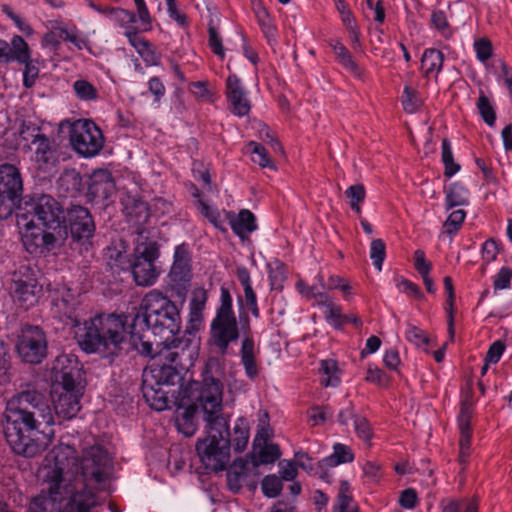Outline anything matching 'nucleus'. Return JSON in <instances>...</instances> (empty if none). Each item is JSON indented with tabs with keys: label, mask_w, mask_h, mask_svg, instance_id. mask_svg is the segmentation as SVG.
Segmentation results:
<instances>
[{
	"label": "nucleus",
	"mask_w": 512,
	"mask_h": 512,
	"mask_svg": "<svg viewBox=\"0 0 512 512\" xmlns=\"http://www.w3.org/2000/svg\"><path fill=\"white\" fill-rule=\"evenodd\" d=\"M217 359L211 358L206 364L201 384L195 383L197 395L194 403L188 405L176 417L178 430L191 436L196 430L195 415L199 409L203 411L206 422V436L199 439L196 450L205 469L218 472L226 469L230 461V449L242 452L249 442V423L246 418L239 417L234 424L233 432L229 429V418L221 414L223 385L212 375V368L218 367Z\"/></svg>",
	"instance_id": "nucleus-1"
},
{
	"label": "nucleus",
	"mask_w": 512,
	"mask_h": 512,
	"mask_svg": "<svg viewBox=\"0 0 512 512\" xmlns=\"http://www.w3.org/2000/svg\"><path fill=\"white\" fill-rule=\"evenodd\" d=\"M3 433L12 451L24 457H35L46 450L53 431L41 430L52 426L54 417L47 398L36 390H26L12 396L4 411Z\"/></svg>",
	"instance_id": "nucleus-2"
},
{
	"label": "nucleus",
	"mask_w": 512,
	"mask_h": 512,
	"mask_svg": "<svg viewBox=\"0 0 512 512\" xmlns=\"http://www.w3.org/2000/svg\"><path fill=\"white\" fill-rule=\"evenodd\" d=\"M60 455L63 469L61 471V487L59 495L55 499L56 504L61 508L60 502L65 496L70 495L69 501L65 506V512H90L97 504L95 493L83 489L75 491L76 487L72 484L74 473L82 477L85 486L89 483H102L106 481L112 471L113 459L108 451L100 444H94L83 449L81 458L76 462L75 450L69 445L61 444L50 452L49 458L42 467V477L44 478V469L54 467L58 463L56 456Z\"/></svg>",
	"instance_id": "nucleus-3"
},
{
	"label": "nucleus",
	"mask_w": 512,
	"mask_h": 512,
	"mask_svg": "<svg viewBox=\"0 0 512 512\" xmlns=\"http://www.w3.org/2000/svg\"><path fill=\"white\" fill-rule=\"evenodd\" d=\"M181 316L176 304L158 290L149 291L142 299L139 312L131 325L129 340L141 355H152V342L148 332L159 338L157 345L168 350L166 359L176 363L177 353L170 351L181 343Z\"/></svg>",
	"instance_id": "nucleus-4"
},
{
	"label": "nucleus",
	"mask_w": 512,
	"mask_h": 512,
	"mask_svg": "<svg viewBox=\"0 0 512 512\" xmlns=\"http://www.w3.org/2000/svg\"><path fill=\"white\" fill-rule=\"evenodd\" d=\"M127 316L111 314L96 315L75 332L79 346L86 353H101L116 356L126 338Z\"/></svg>",
	"instance_id": "nucleus-5"
},
{
	"label": "nucleus",
	"mask_w": 512,
	"mask_h": 512,
	"mask_svg": "<svg viewBox=\"0 0 512 512\" xmlns=\"http://www.w3.org/2000/svg\"><path fill=\"white\" fill-rule=\"evenodd\" d=\"M56 380L61 391L52 395L55 414L65 420L74 418L81 409L82 397L81 368L73 356H62L54 367Z\"/></svg>",
	"instance_id": "nucleus-6"
},
{
	"label": "nucleus",
	"mask_w": 512,
	"mask_h": 512,
	"mask_svg": "<svg viewBox=\"0 0 512 512\" xmlns=\"http://www.w3.org/2000/svg\"><path fill=\"white\" fill-rule=\"evenodd\" d=\"M220 304L210 323L208 344L216 352L225 355L229 345L239 338L238 321L233 310V299L228 288L220 290Z\"/></svg>",
	"instance_id": "nucleus-7"
},
{
	"label": "nucleus",
	"mask_w": 512,
	"mask_h": 512,
	"mask_svg": "<svg viewBox=\"0 0 512 512\" xmlns=\"http://www.w3.org/2000/svg\"><path fill=\"white\" fill-rule=\"evenodd\" d=\"M17 225L21 230L23 245L30 254L45 255L66 237L65 233L36 224L35 220L28 218L27 214L17 215Z\"/></svg>",
	"instance_id": "nucleus-8"
},
{
	"label": "nucleus",
	"mask_w": 512,
	"mask_h": 512,
	"mask_svg": "<svg viewBox=\"0 0 512 512\" xmlns=\"http://www.w3.org/2000/svg\"><path fill=\"white\" fill-rule=\"evenodd\" d=\"M23 178L18 167L4 163L0 165V219L12 214L21 201Z\"/></svg>",
	"instance_id": "nucleus-9"
},
{
	"label": "nucleus",
	"mask_w": 512,
	"mask_h": 512,
	"mask_svg": "<svg viewBox=\"0 0 512 512\" xmlns=\"http://www.w3.org/2000/svg\"><path fill=\"white\" fill-rule=\"evenodd\" d=\"M28 218H33L36 224L58 231L60 233L66 232L64 224L63 210L59 202L49 195H41L26 204L25 212Z\"/></svg>",
	"instance_id": "nucleus-10"
},
{
	"label": "nucleus",
	"mask_w": 512,
	"mask_h": 512,
	"mask_svg": "<svg viewBox=\"0 0 512 512\" xmlns=\"http://www.w3.org/2000/svg\"><path fill=\"white\" fill-rule=\"evenodd\" d=\"M15 347L23 362L39 364L47 356L46 334L39 326L24 325L17 335Z\"/></svg>",
	"instance_id": "nucleus-11"
},
{
	"label": "nucleus",
	"mask_w": 512,
	"mask_h": 512,
	"mask_svg": "<svg viewBox=\"0 0 512 512\" xmlns=\"http://www.w3.org/2000/svg\"><path fill=\"white\" fill-rule=\"evenodd\" d=\"M69 137L72 147L84 157L97 155L104 146L103 133L92 120L82 119L74 122Z\"/></svg>",
	"instance_id": "nucleus-12"
},
{
	"label": "nucleus",
	"mask_w": 512,
	"mask_h": 512,
	"mask_svg": "<svg viewBox=\"0 0 512 512\" xmlns=\"http://www.w3.org/2000/svg\"><path fill=\"white\" fill-rule=\"evenodd\" d=\"M110 265L121 270L131 269L134 280L138 286H150L158 277L155 262L134 259L131 263L126 253L116 249H108Z\"/></svg>",
	"instance_id": "nucleus-13"
},
{
	"label": "nucleus",
	"mask_w": 512,
	"mask_h": 512,
	"mask_svg": "<svg viewBox=\"0 0 512 512\" xmlns=\"http://www.w3.org/2000/svg\"><path fill=\"white\" fill-rule=\"evenodd\" d=\"M73 242L86 246L95 232V223L90 211L80 205L69 208L64 216Z\"/></svg>",
	"instance_id": "nucleus-14"
},
{
	"label": "nucleus",
	"mask_w": 512,
	"mask_h": 512,
	"mask_svg": "<svg viewBox=\"0 0 512 512\" xmlns=\"http://www.w3.org/2000/svg\"><path fill=\"white\" fill-rule=\"evenodd\" d=\"M20 134L26 141L31 138V144L34 146V160L40 168L56 165L57 157L53 142L45 134L41 133L39 127L33 126L30 128L23 126Z\"/></svg>",
	"instance_id": "nucleus-15"
},
{
	"label": "nucleus",
	"mask_w": 512,
	"mask_h": 512,
	"mask_svg": "<svg viewBox=\"0 0 512 512\" xmlns=\"http://www.w3.org/2000/svg\"><path fill=\"white\" fill-rule=\"evenodd\" d=\"M51 305L55 316L67 320L73 326H79V300L76 294L66 286L58 287L51 294Z\"/></svg>",
	"instance_id": "nucleus-16"
},
{
	"label": "nucleus",
	"mask_w": 512,
	"mask_h": 512,
	"mask_svg": "<svg viewBox=\"0 0 512 512\" xmlns=\"http://www.w3.org/2000/svg\"><path fill=\"white\" fill-rule=\"evenodd\" d=\"M10 289L14 301L24 309H28L37 303L38 293L41 291L35 278L26 277L23 279L17 273L13 275Z\"/></svg>",
	"instance_id": "nucleus-17"
},
{
	"label": "nucleus",
	"mask_w": 512,
	"mask_h": 512,
	"mask_svg": "<svg viewBox=\"0 0 512 512\" xmlns=\"http://www.w3.org/2000/svg\"><path fill=\"white\" fill-rule=\"evenodd\" d=\"M226 98L230 111L238 116L243 117L249 114L251 103L242 86L241 80L235 75H229L226 80Z\"/></svg>",
	"instance_id": "nucleus-18"
},
{
	"label": "nucleus",
	"mask_w": 512,
	"mask_h": 512,
	"mask_svg": "<svg viewBox=\"0 0 512 512\" xmlns=\"http://www.w3.org/2000/svg\"><path fill=\"white\" fill-rule=\"evenodd\" d=\"M114 193V180L108 170H98L91 175L87 190L89 201L102 203L108 200Z\"/></svg>",
	"instance_id": "nucleus-19"
},
{
	"label": "nucleus",
	"mask_w": 512,
	"mask_h": 512,
	"mask_svg": "<svg viewBox=\"0 0 512 512\" xmlns=\"http://www.w3.org/2000/svg\"><path fill=\"white\" fill-rule=\"evenodd\" d=\"M249 461L242 458L236 459L227 471V486L230 491L237 493L244 486L255 487L254 477L251 474Z\"/></svg>",
	"instance_id": "nucleus-20"
},
{
	"label": "nucleus",
	"mask_w": 512,
	"mask_h": 512,
	"mask_svg": "<svg viewBox=\"0 0 512 512\" xmlns=\"http://www.w3.org/2000/svg\"><path fill=\"white\" fill-rule=\"evenodd\" d=\"M143 396L150 407L157 411H163L169 407L167 392L163 386H156L149 374H143Z\"/></svg>",
	"instance_id": "nucleus-21"
},
{
	"label": "nucleus",
	"mask_w": 512,
	"mask_h": 512,
	"mask_svg": "<svg viewBox=\"0 0 512 512\" xmlns=\"http://www.w3.org/2000/svg\"><path fill=\"white\" fill-rule=\"evenodd\" d=\"M208 299L207 291L204 288H196L192 292L189 302L188 327L192 330H199L203 323V312Z\"/></svg>",
	"instance_id": "nucleus-22"
},
{
	"label": "nucleus",
	"mask_w": 512,
	"mask_h": 512,
	"mask_svg": "<svg viewBox=\"0 0 512 512\" xmlns=\"http://www.w3.org/2000/svg\"><path fill=\"white\" fill-rule=\"evenodd\" d=\"M473 415V402L469 397L462 400L458 415L460 431L459 447L471 448V418Z\"/></svg>",
	"instance_id": "nucleus-23"
},
{
	"label": "nucleus",
	"mask_w": 512,
	"mask_h": 512,
	"mask_svg": "<svg viewBox=\"0 0 512 512\" xmlns=\"http://www.w3.org/2000/svg\"><path fill=\"white\" fill-rule=\"evenodd\" d=\"M168 278L170 288L179 298L184 299L191 285L192 269L171 267Z\"/></svg>",
	"instance_id": "nucleus-24"
},
{
	"label": "nucleus",
	"mask_w": 512,
	"mask_h": 512,
	"mask_svg": "<svg viewBox=\"0 0 512 512\" xmlns=\"http://www.w3.org/2000/svg\"><path fill=\"white\" fill-rule=\"evenodd\" d=\"M255 221L254 214L247 209H243L239 212L237 217L231 215L229 222L233 232L241 239H244L257 229Z\"/></svg>",
	"instance_id": "nucleus-25"
},
{
	"label": "nucleus",
	"mask_w": 512,
	"mask_h": 512,
	"mask_svg": "<svg viewBox=\"0 0 512 512\" xmlns=\"http://www.w3.org/2000/svg\"><path fill=\"white\" fill-rule=\"evenodd\" d=\"M444 55L437 49H426L421 58V71L425 78H437L442 69Z\"/></svg>",
	"instance_id": "nucleus-26"
},
{
	"label": "nucleus",
	"mask_w": 512,
	"mask_h": 512,
	"mask_svg": "<svg viewBox=\"0 0 512 512\" xmlns=\"http://www.w3.org/2000/svg\"><path fill=\"white\" fill-rule=\"evenodd\" d=\"M240 357L247 377L250 379L257 377L259 370L255 360V344L252 337L246 336L242 340Z\"/></svg>",
	"instance_id": "nucleus-27"
},
{
	"label": "nucleus",
	"mask_w": 512,
	"mask_h": 512,
	"mask_svg": "<svg viewBox=\"0 0 512 512\" xmlns=\"http://www.w3.org/2000/svg\"><path fill=\"white\" fill-rule=\"evenodd\" d=\"M6 63L18 62L25 63L31 59V51L28 43L19 35H14L8 43Z\"/></svg>",
	"instance_id": "nucleus-28"
},
{
	"label": "nucleus",
	"mask_w": 512,
	"mask_h": 512,
	"mask_svg": "<svg viewBox=\"0 0 512 512\" xmlns=\"http://www.w3.org/2000/svg\"><path fill=\"white\" fill-rule=\"evenodd\" d=\"M332 49L336 55L338 62L354 76L362 78L364 76V69L354 61L350 51L339 41L331 44Z\"/></svg>",
	"instance_id": "nucleus-29"
},
{
	"label": "nucleus",
	"mask_w": 512,
	"mask_h": 512,
	"mask_svg": "<svg viewBox=\"0 0 512 512\" xmlns=\"http://www.w3.org/2000/svg\"><path fill=\"white\" fill-rule=\"evenodd\" d=\"M354 460L352 450L341 443H336L333 446V453L319 462V468L336 467L340 464L350 463Z\"/></svg>",
	"instance_id": "nucleus-30"
},
{
	"label": "nucleus",
	"mask_w": 512,
	"mask_h": 512,
	"mask_svg": "<svg viewBox=\"0 0 512 512\" xmlns=\"http://www.w3.org/2000/svg\"><path fill=\"white\" fill-rule=\"evenodd\" d=\"M124 211L128 221L135 225H143L149 219L148 206L141 200L128 199Z\"/></svg>",
	"instance_id": "nucleus-31"
},
{
	"label": "nucleus",
	"mask_w": 512,
	"mask_h": 512,
	"mask_svg": "<svg viewBox=\"0 0 512 512\" xmlns=\"http://www.w3.org/2000/svg\"><path fill=\"white\" fill-rule=\"evenodd\" d=\"M332 512H359L358 505L355 503L351 494L350 484L347 481H341L340 483Z\"/></svg>",
	"instance_id": "nucleus-32"
},
{
	"label": "nucleus",
	"mask_w": 512,
	"mask_h": 512,
	"mask_svg": "<svg viewBox=\"0 0 512 512\" xmlns=\"http://www.w3.org/2000/svg\"><path fill=\"white\" fill-rule=\"evenodd\" d=\"M58 189L70 196L81 191L82 177L75 169L65 170L58 179Z\"/></svg>",
	"instance_id": "nucleus-33"
},
{
	"label": "nucleus",
	"mask_w": 512,
	"mask_h": 512,
	"mask_svg": "<svg viewBox=\"0 0 512 512\" xmlns=\"http://www.w3.org/2000/svg\"><path fill=\"white\" fill-rule=\"evenodd\" d=\"M124 34L128 38L129 43L146 62L151 61L155 64V53L152 50L151 44L146 39L139 36L137 29L129 30L128 32H124Z\"/></svg>",
	"instance_id": "nucleus-34"
},
{
	"label": "nucleus",
	"mask_w": 512,
	"mask_h": 512,
	"mask_svg": "<svg viewBox=\"0 0 512 512\" xmlns=\"http://www.w3.org/2000/svg\"><path fill=\"white\" fill-rule=\"evenodd\" d=\"M466 204H468V190L459 182L452 183L446 192V210Z\"/></svg>",
	"instance_id": "nucleus-35"
},
{
	"label": "nucleus",
	"mask_w": 512,
	"mask_h": 512,
	"mask_svg": "<svg viewBox=\"0 0 512 512\" xmlns=\"http://www.w3.org/2000/svg\"><path fill=\"white\" fill-rule=\"evenodd\" d=\"M319 372L321 374V384L325 387H336L340 383V372L335 360H322L320 362Z\"/></svg>",
	"instance_id": "nucleus-36"
},
{
	"label": "nucleus",
	"mask_w": 512,
	"mask_h": 512,
	"mask_svg": "<svg viewBox=\"0 0 512 512\" xmlns=\"http://www.w3.org/2000/svg\"><path fill=\"white\" fill-rule=\"evenodd\" d=\"M144 374H149L150 379L156 386H169L175 383V379L178 377V373L172 366H161L159 368H153L150 371H145Z\"/></svg>",
	"instance_id": "nucleus-37"
},
{
	"label": "nucleus",
	"mask_w": 512,
	"mask_h": 512,
	"mask_svg": "<svg viewBox=\"0 0 512 512\" xmlns=\"http://www.w3.org/2000/svg\"><path fill=\"white\" fill-rule=\"evenodd\" d=\"M68 27L64 26L61 21H52L51 30L45 33L42 37V47H53L58 49L61 41H64V34L62 31H67Z\"/></svg>",
	"instance_id": "nucleus-38"
},
{
	"label": "nucleus",
	"mask_w": 512,
	"mask_h": 512,
	"mask_svg": "<svg viewBox=\"0 0 512 512\" xmlns=\"http://www.w3.org/2000/svg\"><path fill=\"white\" fill-rule=\"evenodd\" d=\"M159 248L156 241L139 242L134 249V259L155 262L160 255Z\"/></svg>",
	"instance_id": "nucleus-39"
},
{
	"label": "nucleus",
	"mask_w": 512,
	"mask_h": 512,
	"mask_svg": "<svg viewBox=\"0 0 512 512\" xmlns=\"http://www.w3.org/2000/svg\"><path fill=\"white\" fill-rule=\"evenodd\" d=\"M441 159L444 164V176L450 178L460 170V165L454 161L451 144L448 139L442 140Z\"/></svg>",
	"instance_id": "nucleus-40"
},
{
	"label": "nucleus",
	"mask_w": 512,
	"mask_h": 512,
	"mask_svg": "<svg viewBox=\"0 0 512 512\" xmlns=\"http://www.w3.org/2000/svg\"><path fill=\"white\" fill-rule=\"evenodd\" d=\"M247 147L252 153L251 159L254 163L258 164L262 168H275V165L264 146L255 141H250L247 144Z\"/></svg>",
	"instance_id": "nucleus-41"
},
{
	"label": "nucleus",
	"mask_w": 512,
	"mask_h": 512,
	"mask_svg": "<svg viewBox=\"0 0 512 512\" xmlns=\"http://www.w3.org/2000/svg\"><path fill=\"white\" fill-rule=\"evenodd\" d=\"M136 16L135 13L122 8H112L110 10L111 20L124 28L125 32L136 29V27H134Z\"/></svg>",
	"instance_id": "nucleus-42"
},
{
	"label": "nucleus",
	"mask_w": 512,
	"mask_h": 512,
	"mask_svg": "<svg viewBox=\"0 0 512 512\" xmlns=\"http://www.w3.org/2000/svg\"><path fill=\"white\" fill-rule=\"evenodd\" d=\"M477 109L483 121L490 127H493L496 122L495 109L489 98L480 91L479 98L476 103Z\"/></svg>",
	"instance_id": "nucleus-43"
},
{
	"label": "nucleus",
	"mask_w": 512,
	"mask_h": 512,
	"mask_svg": "<svg viewBox=\"0 0 512 512\" xmlns=\"http://www.w3.org/2000/svg\"><path fill=\"white\" fill-rule=\"evenodd\" d=\"M76 96L83 101H94L98 98V91L90 82L78 79L73 83Z\"/></svg>",
	"instance_id": "nucleus-44"
},
{
	"label": "nucleus",
	"mask_w": 512,
	"mask_h": 512,
	"mask_svg": "<svg viewBox=\"0 0 512 512\" xmlns=\"http://www.w3.org/2000/svg\"><path fill=\"white\" fill-rule=\"evenodd\" d=\"M346 197L350 201L351 209L357 214L361 213V203L366 196L365 187L362 184H355L349 186L345 191Z\"/></svg>",
	"instance_id": "nucleus-45"
},
{
	"label": "nucleus",
	"mask_w": 512,
	"mask_h": 512,
	"mask_svg": "<svg viewBox=\"0 0 512 512\" xmlns=\"http://www.w3.org/2000/svg\"><path fill=\"white\" fill-rule=\"evenodd\" d=\"M172 268L192 269L191 253L188 244L182 243L175 247Z\"/></svg>",
	"instance_id": "nucleus-46"
},
{
	"label": "nucleus",
	"mask_w": 512,
	"mask_h": 512,
	"mask_svg": "<svg viewBox=\"0 0 512 512\" xmlns=\"http://www.w3.org/2000/svg\"><path fill=\"white\" fill-rule=\"evenodd\" d=\"M208 46L220 60L225 58V49L223 46L222 38L217 28L212 24V21L208 26Z\"/></svg>",
	"instance_id": "nucleus-47"
},
{
	"label": "nucleus",
	"mask_w": 512,
	"mask_h": 512,
	"mask_svg": "<svg viewBox=\"0 0 512 512\" xmlns=\"http://www.w3.org/2000/svg\"><path fill=\"white\" fill-rule=\"evenodd\" d=\"M386 256V246L383 240L374 239L370 245V258L377 270L382 269V264Z\"/></svg>",
	"instance_id": "nucleus-48"
},
{
	"label": "nucleus",
	"mask_w": 512,
	"mask_h": 512,
	"mask_svg": "<svg viewBox=\"0 0 512 512\" xmlns=\"http://www.w3.org/2000/svg\"><path fill=\"white\" fill-rule=\"evenodd\" d=\"M261 488L265 496L274 498L278 496L282 490L281 478L276 475H267L262 480Z\"/></svg>",
	"instance_id": "nucleus-49"
},
{
	"label": "nucleus",
	"mask_w": 512,
	"mask_h": 512,
	"mask_svg": "<svg viewBox=\"0 0 512 512\" xmlns=\"http://www.w3.org/2000/svg\"><path fill=\"white\" fill-rule=\"evenodd\" d=\"M465 218L466 212L463 209L452 211L444 223L446 233L451 235L457 233V231L461 228Z\"/></svg>",
	"instance_id": "nucleus-50"
},
{
	"label": "nucleus",
	"mask_w": 512,
	"mask_h": 512,
	"mask_svg": "<svg viewBox=\"0 0 512 512\" xmlns=\"http://www.w3.org/2000/svg\"><path fill=\"white\" fill-rule=\"evenodd\" d=\"M405 338L417 347H425L429 342V338L425 332L412 324L407 325Z\"/></svg>",
	"instance_id": "nucleus-51"
},
{
	"label": "nucleus",
	"mask_w": 512,
	"mask_h": 512,
	"mask_svg": "<svg viewBox=\"0 0 512 512\" xmlns=\"http://www.w3.org/2000/svg\"><path fill=\"white\" fill-rule=\"evenodd\" d=\"M326 321L334 328H341L344 325V314L342 313V307L333 303L326 308L324 312Z\"/></svg>",
	"instance_id": "nucleus-52"
},
{
	"label": "nucleus",
	"mask_w": 512,
	"mask_h": 512,
	"mask_svg": "<svg viewBox=\"0 0 512 512\" xmlns=\"http://www.w3.org/2000/svg\"><path fill=\"white\" fill-rule=\"evenodd\" d=\"M420 100L418 98L417 92L410 88L409 86H405L402 96V105L406 112L414 113L420 107Z\"/></svg>",
	"instance_id": "nucleus-53"
},
{
	"label": "nucleus",
	"mask_w": 512,
	"mask_h": 512,
	"mask_svg": "<svg viewBox=\"0 0 512 512\" xmlns=\"http://www.w3.org/2000/svg\"><path fill=\"white\" fill-rule=\"evenodd\" d=\"M201 213L210 221V223L218 230L226 232L224 221L221 218L219 211L210 207L204 202H200Z\"/></svg>",
	"instance_id": "nucleus-54"
},
{
	"label": "nucleus",
	"mask_w": 512,
	"mask_h": 512,
	"mask_svg": "<svg viewBox=\"0 0 512 512\" xmlns=\"http://www.w3.org/2000/svg\"><path fill=\"white\" fill-rule=\"evenodd\" d=\"M281 456L278 445L265 444L258 452L259 462L262 464L274 463Z\"/></svg>",
	"instance_id": "nucleus-55"
},
{
	"label": "nucleus",
	"mask_w": 512,
	"mask_h": 512,
	"mask_svg": "<svg viewBox=\"0 0 512 512\" xmlns=\"http://www.w3.org/2000/svg\"><path fill=\"white\" fill-rule=\"evenodd\" d=\"M365 380L378 386H383L388 382L385 372L375 364H368Z\"/></svg>",
	"instance_id": "nucleus-56"
},
{
	"label": "nucleus",
	"mask_w": 512,
	"mask_h": 512,
	"mask_svg": "<svg viewBox=\"0 0 512 512\" xmlns=\"http://www.w3.org/2000/svg\"><path fill=\"white\" fill-rule=\"evenodd\" d=\"M354 428L357 436L366 443H369L373 432L368 420L364 417L357 416L354 420Z\"/></svg>",
	"instance_id": "nucleus-57"
},
{
	"label": "nucleus",
	"mask_w": 512,
	"mask_h": 512,
	"mask_svg": "<svg viewBox=\"0 0 512 512\" xmlns=\"http://www.w3.org/2000/svg\"><path fill=\"white\" fill-rule=\"evenodd\" d=\"M258 23L261 26L262 32L266 38L270 41L275 38V28L271 23L269 14L265 9H261L256 14Z\"/></svg>",
	"instance_id": "nucleus-58"
},
{
	"label": "nucleus",
	"mask_w": 512,
	"mask_h": 512,
	"mask_svg": "<svg viewBox=\"0 0 512 512\" xmlns=\"http://www.w3.org/2000/svg\"><path fill=\"white\" fill-rule=\"evenodd\" d=\"M414 267L421 276L430 274L432 264L427 260L425 252L418 249L414 252Z\"/></svg>",
	"instance_id": "nucleus-59"
},
{
	"label": "nucleus",
	"mask_w": 512,
	"mask_h": 512,
	"mask_svg": "<svg viewBox=\"0 0 512 512\" xmlns=\"http://www.w3.org/2000/svg\"><path fill=\"white\" fill-rule=\"evenodd\" d=\"M477 58L481 62L487 61L492 56V44L487 38H480L474 42Z\"/></svg>",
	"instance_id": "nucleus-60"
},
{
	"label": "nucleus",
	"mask_w": 512,
	"mask_h": 512,
	"mask_svg": "<svg viewBox=\"0 0 512 512\" xmlns=\"http://www.w3.org/2000/svg\"><path fill=\"white\" fill-rule=\"evenodd\" d=\"M137 16L139 18L142 30L147 31L151 28V16L144 0H134Z\"/></svg>",
	"instance_id": "nucleus-61"
},
{
	"label": "nucleus",
	"mask_w": 512,
	"mask_h": 512,
	"mask_svg": "<svg viewBox=\"0 0 512 512\" xmlns=\"http://www.w3.org/2000/svg\"><path fill=\"white\" fill-rule=\"evenodd\" d=\"M137 16L139 18L142 30L147 31L151 28V16L144 0H134Z\"/></svg>",
	"instance_id": "nucleus-62"
},
{
	"label": "nucleus",
	"mask_w": 512,
	"mask_h": 512,
	"mask_svg": "<svg viewBox=\"0 0 512 512\" xmlns=\"http://www.w3.org/2000/svg\"><path fill=\"white\" fill-rule=\"evenodd\" d=\"M286 279L285 270L280 262H276L275 266L270 268L269 281L273 289H278L282 286V283Z\"/></svg>",
	"instance_id": "nucleus-63"
},
{
	"label": "nucleus",
	"mask_w": 512,
	"mask_h": 512,
	"mask_svg": "<svg viewBox=\"0 0 512 512\" xmlns=\"http://www.w3.org/2000/svg\"><path fill=\"white\" fill-rule=\"evenodd\" d=\"M512 270L508 267H502L494 278V288L496 290L507 289L510 287Z\"/></svg>",
	"instance_id": "nucleus-64"
}]
</instances>
